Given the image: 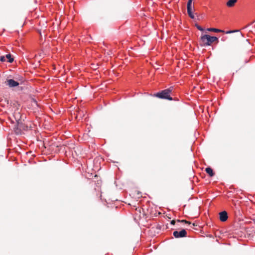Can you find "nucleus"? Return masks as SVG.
<instances>
[{
    "instance_id": "f257e3e1",
    "label": "nucleus",
    "mask_w": 255,
    "mask_h": 255,
    "mask_svg": "<svg viewBox=\"0 0 255 255\" xmlns=\"http://www.w3.org/2000/svg\"><path fill=\"white\" fill-rule=\"evenodd\" d=\"M201 40L203 43V46L210 45L213 42L217 41L218 38L215 36H211L209 35L205 34L201 37Z\"/></svg>"
},
{
    "instance_id": "f03ea898",
    "label": "nucleus",
    "mask_w": 255,
    "mask_h": 255,
    "mask_svg": "<svg viewBox=\"0 0 255 255\" xmlns=\"http://www.w3.org/2000/svg\"><path fill=\"white\" fill-rule=\"evenodd\" d=\"M171 87L168 89H165L162 91L157 93L155 96L160 99H167L170 101L172 100V98L170 97V94L171 92Z\"/></svg>"
},
{
    "instance_id": "1a4fd4ad",
    "label": "nucleus",
    "mask_w": 255,
    "mask_h": 255,
    "mask_svg": "<svg viewBox=\"0 0 255 255\" xmlns=\"http://www.w3.org/2000/svg\"><path fill=\"white\" fill-rule=\"evenodd\" d=\"M5 59H7V61L9 63H11L13 61V58L11 57V56L10 54H7L5 56Z\"/></svg>"
},
{
    "instance_id": "4468645a",
    "label": "nucleus",
    "mask_w": 255,
    "mask_h": 255,
    "mask_svg": "<svg viewBox=\"0 0 255 255\" xmlns=\"http://www.w3.org/2000/svg\"><path fill=\"white\" fill-rule=\"evenodd\" d=\"M181 222H185L186 223H188V222H187L186 221H184V220H182ZM189 224H190V223H189Z\"/></svg>"
},
{
    "instance_id": "20e7f679",
    "label": "nucleus",
    "mask_w": 255,
    "mask_h": 255,
    "mask_svg": "<svg viewBox=\"0 0 255 255\" xmlns=\"http://www.w3.org/2000/svg\"><path fill=\"white\" fill-rule=\"evenodd\" d=\"M193 0H188L187 5V10L188 14L191 18H194V15L192 11V1Z\"/></svg>"
},
{
    "instance_id": "2eb2a0df",
    "label": "nucleus",
    "mask_w": 255,
    "mask_h": 255,
    "mask_svg": "<svg viewBox=\"0 0 255 255\" xmlns=\"http://www.w3.org/2000/svg\"><path fill=\"white\" fill-rule=\"evenodd\" d=\"M231 32H233V31H228V32H227L228 33H231Z\"/></svg>"
},
{
    "instance_id": "0eeeda50",
    "label": "nucleus",
    "mask_w": 255,
    "mask_h": 255,
    "mask_svg": "<svg viewBox=\"0 0 255 255\" xmlns=\"http://www.w3.org/2000/svg\"><path fill=\"white\" fill-rule=\"evenodd\" d=\"M237 0H228L227 5L229 7H232L234 5Z\"/></svg>"
},
{
    "instance_id": "39448f33",
    "label": "nucleus",
    "mask_w": 255,
    "mask_h": 255,
    "mask_svg": "<svg viewBox=\"0 0 255 255\" xmlns=\"http://www.w3.org/2000/svg\"><path fill=\"white\" fill-rule=\"evenodd\" d=\"M220 220L222 222H225L227 220L228 216L227 212L225 211H222L219 213Z\"/></svg>"
},
{
    "instance_id": "9d476101",
    "label": "nucleus",
    "mask_w": 255,
    "mask_h": 255,
    "mask_svg": "<svg viewBox=\"0 0 255 255\" xmlns=\"http://www.w3.org/2000/svg\"><path fill=\"white\" fill-rule=\"evenodd\" d=\"M207 30L209 31H213L216 32H221L222 30L219 29L215 28H208Z\"/></svg>"
},
{
    "instance_id": "6e6552de",
    "label": "nucleus",
    "mask_w": 255,
    "mask_h": 255,
    "mask_svg": "<svg viewBox=\"0 0 255 255\" xmlns=\"http://www.w3.org/2000/svg\"><path fill=\"white\" fill-rule=\"evenodd\" d=\"M205 171L210 175V176L212 177L214 176V173L211 168L207 167L205 169Z\"/></svg>"
},
{
    "instance_id": "423d86ee",
    "label": "nucleus",
    "mask_w": 255,
    "mask_h": 255,
    "mask_svg": "<svg viewBox=\"0 0 255 255\" xmlns=\"http://www.w3.org/2000/svg\"><path fill=\"white\" fill-rule=\"evenodd\" d=\"M7 85L10 87H15L18 86L19 83L13 79H9L7 80Z\"/></svg>"
},
{
    "instance_id": "9b49d317",
    "label": "nucleus",
    "mask_w": 255,
    "mask_h": 255,
    "mask_svg": "<svg viewBox=\"0 0 255 255\" xmlns=\"http://www.w3.org/2000/svg\"><path fill=\"white\" fill-rule=\"evenodd\" d=\"M196 26L197 28L199 30H200V31H204V29H203V28L201 26H200V25H198V24H196Z\"/></svg>"
},
{
    "instance_id": "ddd939ff",
    "label": "nucleus",
    "mask_w": 255,
    "mask_h": 255,
    "mask_svg": "<svg viewBox=\"0 0 255 255\" xmlns=\"http://www.w3.org/2000/svg\"><path fill=\"white\" fill-rule=\"evenodd\" d=\"M175 223V221L174 220H172L171 221V224H172V225H174Z\"/></svg>"
},
{
    "instance_id": "7ed1b4c3",
    "label": "nucleus",
    "mask_w": 255,
    "mask_h": 255,
    "mask_svg": "<svg viewBox=\"0 0 255 255\" xmlns=\"http://www.w3.org/2000/svg\"><path fill=\"white\" fill-rule=\"evenodd\" d=\"M173 235L176 238H183L186 237L187 232L185 230L182 229L180 231H175L173 232Z\"/></svg>"
},
{
    "instance_id": "f8f14e48",
    "label": "nucleus",
    "mask_w": 255,
    "mask_h": 255,
    "mask_svg": "<svg viewBox=\"0 0 255 255\" xmlns=\"http://www.w3.org/2000/svg\"><path fill=\"white\" fill-rule=\"evenodd\" d=\"M5 60H6V59H5V56H2L0 57V61L1 62H4V61H5Z\"/></svg>"
}]
</instances>
